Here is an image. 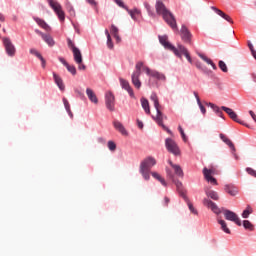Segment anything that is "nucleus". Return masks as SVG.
Segmentation results:
<instances>
[{"label":"nucleus","instance_id":"ddd939ff","mask_svg":"<svg viewBox=\"0 0 256 256\" xmlns=\"http://www.w3.org/2000/svg\"><path fill=\"white\" fill-rule=\"evenodd\" d=\"M214 174H215L214 169H207V168L203 169L204 179L211 185H217V179L213 177Z\"/></svg>","mask_w":256,"mask_h":256},{"label":"nucleus","instance_id":"a19ab883","mask_svg":"<svg viewBox=\"0 0 256 256\" xmlns=\"http://www.w3.org/2000/svg\"><path fill=\"white\" fill-rule=\"evenodd\" d=\"M65 67L67 68L68 72H69L71 75H73V76L76 75V68H75V66H72V65L68 64V65L65 66Z\"/></svg>","mask_w":256,"mask_h":256},{"label":"nucleus","instance_id":"c03bdc74","mask_svg":"<svg viewBox=\"0 0 256 256\" xmlns=\"http://www.w3.org/2000/svg\"><path fill=\"white\" fill-rule=\"evenodd\" d=\"M248 47H249V49H250V51H251L252 57H254V58L256 59V50L254 49L253 44L249 43V44H248Z\"/></svg>","mask_w":256,"mask_h":256},{"label":"nucleus","instance_id":"4be33fe9","mask_svg":"<svg viewBox=\"0 0 256 256\" xmlns=\"http://www.w3.org/2000/svg\"><path fill=\"white\" fill-rule=\"evenodd\" d=\"M86 94H87L91 103H93L94 105H98V98H97L94 90H92L90 88H87Z\"/></svg>","mask_w":256,"mask_h":256},{"label":"nucleus","instance_id":"338daca9","mask_svg":"<svg viewBox=\"0 0 256 256\" xmlns=\"http://www.w3.org/2000/svg\"><path fill=\"white\" fill-rule=\"evenodd\" d=\"M169 198L168 197H165V205L167 206L168 205V203H169Z\"/></svg>","mask_w":256,"mask_h":256},{"label":"nucleus","instance_id":"b1692460","mask_svg":"<svg viewBox=\"0 0 256 256\" xmlns=\"http://www.w3.org/2000/svg\"><path fill=\"white\" fill-rule=\"evenodd\" d=\"M126 11L129 15H131V17L134 21H137L138 16H141V10L138 8H133V9L127 8Z\"/></svg>","mask_w":256,"mask_h":256},{"label":"nucleus","instance_id":"c756f323","mask_svg":"<svg viewBox=\"0 0 256 256\" xmlns=\"http://www.w3.org/2000/svg\"><path fill=\"white\" fill-rule=\"evenodd\" d=\"M30 54L37 57L38 59L41 60L42 62V67L45 68V65H46V61L44 60V58L42 57V55L40 54V52L36 49H31L30 50Z\"/></svg>","mask_w":256,"mask_h":256},{"label":"nucleus","instance_id":"49530a36","mask_svg":"<svg viewBox=\"0 0 256 256\" xmlns=\"http://www.w3.org/2000/svg\"><path fill=\"white\" fill-rule=\"evenodd\" d=\"M211 9H212L216 14L222 16V18H225L223 11H221L220 9L215 8V7H211Z\"/></svg>","mask_w":256,"mask_h":256},{"label":"nucleus","instance_id":"6ab92c4d","mask_svg":"<svg viewBox=\"0 0 256 256\" xmlns=\"http://www.w3.org/2000/svg\"><path fill=\"white\" fill-rule=\"evenodd\" d=\"M120 84H121V87L126 90V92L128 94H130V96L134 97V92H133V89L132 87L130 86V83L128 80H125V79H122L120 78Z\"/></svg>","mask_w":256,"mask_h":256},{"label":"nucleus","instance_id":"7ed1b4c3","mask_svg":"<svg viewBox=\"0 0 256 256\" xmlns=\"http://www.w3.org/2000/svg\"><path fill=\"white\" fill-rule=\"evenodd\" d=\"M159 42L162 46H164L167 50L173 52L174 55H176L179 58H182V54L184 57L187 58L190 64L193 63V60L191 59L188 50L186 47L182 44H178L177 47H174L171 42L168 41V37L166 35L159 36Z\"/></svg>","mask_w":256,"mask_h":256},{"label":"nucleus","instance_id":"774afa93","mask_svg":"<svg viewBox=\"0 0 256 256\" xmlns=\"http://www.w3.org/2000/svg\"><path fill=\"white\" fill-rule=\"evenodd\" d=\"M252 78L254 79V81L256 83V72L252 74Z\"/></svg>","mask_w":256,"mask_h":256},{"label":"nucleus","instance_id":"5fc2aeb1","mask_svg":"<svg viewBox=\"0 0 256 256\" xmlns=\"http://www.w3.org/2000/svg\"><path fill=\"white\" fill-rule=\"evenodd\" d=\"M199 105V107H200V110H201V112H202V114H206V108H205V106H203L202 105V103L200 102V104H198Z\"/></svg>","mask_w":256,"mask_h":256},{"label":"nucleus","instance_id":"4c0bfd02","mask_svg":"<svg viewBox=\"0 0 256 256\" xmlns=\"http://www.w3.org/2000/svg\"><path fill=\"white\" fill-rule=\"evenodd\" d=\"M252 213H253L252 208H251L250 206H248L247 209L244 210V212H243V214H242V217H243L244 219H247V218L250 217V215H251Z\"/></svg>","mask_w":256,"mask_h":256},{"label":"nucleus","instance_id":"3c124183","mask_svg":"<svg viewBox=\"0 0 256 256\" xmlns=\"http://www.w3.org/2000/svg\"><path fill=\"white\" fill-rule=\"evenodd\" d=\"M77 65L79 70H82V71L86 70V66L85 64H83V62L77 63Z\"/></svg>","mask_w":256,"mask_h":256},{"label":"nucleus","instance_id":"9d476101","mask_svg":"<svg viewBox=\"0 0 256 256\" xmlns=\"http://www.w3.org/2000/svg\"><path fill=\"white\" fill-rule=\"evenodd\" d=\"M166 148L174 156H178L179 154H181L177 143L171 138L166 139Z\"/></svg>","mask_w":256,"mask_h":256},{"label":"nucleus","instance_id":"2eb2a0df","mask_svg":"<svg viewBox=\"0 0 256 256\" xmlns=\"http://www.w3.org/2000/svg\"><path fill=\"white\" fill-rule=\"evenodd\" d=\"M225 219L227 221L234 222L239 227L242 226V222H241L239 215L235 214L234 212H232L230 210H225Z\"/></svg>","mask_w":256,"mask_h":256},{"label":"nucleus","instance_id":"a211bd4d","mask_svg":"<svg viewBox=\"0 0 256 256\" xmlns=\"http://www.w3.org/2000/svg\"><path fill=\"white\" fill-rule=\"evenodd\" d=\"M72 54L74 55V60L76 64L83 63V56L81 50H79L77 47H73Z\"/></svg>","mask_w":256,"mask_h":256},{"label":"nucleus","instance_id":"4468645a","mask_svg":"<svg viewBox=\"0 0 256 256\" xmlns=\"http://www.w3.org/2000/svg\"><path fill=\"white\" fill-rule=\"evenodd\" d=\"M180 35L184 43L191 45V38L193 35L190 33L186 25L181 26Z\"/></svg>","mask_w":256,"mask_h":256},{"label":"nucleus","instance_id":"58836bf2","mask_svg":"<svg viewBox=\"0 0 256 256\" xmlns=\"http://www.w3.org/2000/svg\"><path fill=\"white\" fill-rule=\"evenodd\" d=\"M243 225H244V228L246 230H249V231H253L254 230V225L249 220H245L243 222Z\"/></svg>","mask_w":256,"mask_h":256},{"label":"nucleus","instance_id":"412c9836","mask_svg":"<svg viewBox=\"0 0 256 256\" xmlns=\"http://www.w3.org/2000/svg\"><path fill=\"white\" fill-rule=\"evenodd\" d=\"M113 126H114V129L118 130L123 136H128V132L125 126H123L121 122L115 120L113 122Z\"/></svg>","mask_w":256,"mask_h":256},{"label":"nucleus","instance_id":"dca6fc26","mask_svg":"<svg viewBox=\"0 0 256 256\" xmlns=\"http://www.w3.org/2000/svg\"><path fill=\"white\" fill-rule=\"evenodd\" d=\"M225 145L228 147L230 153L233 155V157L236 160H239V155L236 154V147L234 145V143L229 139V138H225Z\"/></svg>","mask_w":256,"mask_h":256},{"label":"nucleus","instance_id":"bb28decb","mask_svg":"<svg viewBox=\"0 0 256 256\" xmlns=\"http://www.w3.org/2000/svg\"><path fill=\"white\" fill-rule=\"evenodd\" d=\"M198 55L207 65H210L214 70H217V65L211 59L201 53Z\"/></svg>","mask_w":256,"mask_h":256},{"label":"nucleus","instance_id":"6e6d98bb","mask_svg":"<svg viewBox=\"0 0 256 256\" xmlns=\"http://www.w3.org/2000/svg\"><path fill=\"white\" fill-rule=\"evenodd\" d=\"M193 95H194V97L196 99V102H198V105H200L201 101H200L198 93L197 92H193Z\"/></svg>","mask_w":256,"mask_h":256},{"label":"nucleus","instance_id":"e433bc0d","mask_svg":"<svg viewBox=\"0 0 256 256\" xmlns=\"http://www.w3.org/2000/svg\"><path fill=\"white\" fill-rule=\"evenodd\" d=\"M105 35H106V38H107L106 45H108L109 49H113L112 39H111V36H110V33H109L108 30H105Z\"/></svg>","mask_w":256,"mask_h":256},{"label":"nucleus","instance_id":"680f3d73","mask_svg":"<svg viewBox=\"0 0 256 256\" xmlns=\"http://www.w3.org/2000/svg\"><path fill=\"white\" fill-rule=\"evenodd\" d=\"M225 20L227 22H229L230 24H233V21L231 20V18L228 15H225Z\"/></svg>","mask_w":256,"mask_h":256},{"label":"nucleus","instance_id":"c9c22d12","mask_svg":"<svg viewBox=\"0 0 256 256\" xmlns=\"http://www.w3.org/2000/svg\"><path fill=\"white\" fill-rule=\"evenodd\" d=\"M63 103H64L65 109H66L67 113L69 114V116L73 117V112L71 111L70 102L67 101L66 98H63Z\"/></svg>","mask_w":256,"mask_h":256},{"label":"nucleus","instance_id":"a878e982","mask_svg":"<svg viewBox=\"0 0 256 256\" xmlns=\"http://www.w3.org/2000/svg\"><path fill=\"white\" fill-rule=\"evenodd\" d=\"M140 104L142 105L145 113L147 115H150L151 114V109H150L149 101L147 99H145V98H142V99H140Z\"/></svg>","mask_w":256,"mask_h":256},{"label":"nucleus","instance_id":"20e7f679","mask_svg":"<svg viewBox=\"0 0 256 256\" xmlns=\"http://www.w3.org/2000/svg\"><path fill=\"white\" fill-rule=\"evenodd\" d=\"M150 100L153 101L154 103V107L156 109V116H153V119L156 121V123L162 127V129H165L168 131V133H171V131H169L166 126L163 124V120L164 119H167V117L163 114V112H161V104H160V101H159V97H157V94L156 93H152V95H150Z\"/></svg>","mask_w":256,"mask_h":256},{"label":"nucleus","instance_id":"72a5a7b5","mask_svg":"<svg viewBox=\"0 0 256 256\" xmlns=\"http://www.w3.org/2000/svg\"><path fill=\"white\" fill-rule=\"evenodd\" d=\"M42 39L45 41V43L49 46L55 45V41L50 35L42 34Z\"/></svg>","mask_w":256,"mask_h":256},{"label":"nucleus","instance_id":"09e8293b","mask_svg":"<svg viewBox=\"0 0 256 256\" xmlns=\"http://www.w3.org/2000/svg\"><path fill=\"white\" fill-rule=\"evenodd\" d=\"M195 67L198 68L201 71H205V68H203L202 64L200 61L195 62Z\"/></svg>","mask_w":256,"mask_h":256},{"label":"nucleus","instance_id":"052dcab7","mask_svg":"<svg viewBox=\"0 0 256 256\" xmlns=\"http://www.w3.org/2000/svg\"><path fill=\"white\" fill-rule=\"evenodd\" d=\"M181 137H182V139H183L184 142H187V141H188V138H187L185 132H182V133H181Z\"/></svg>","mask_w":256,"mask_h":256},{"label":"nucleus","instance_id":"423d86ee","mask_svg":"<svg viewBox=\"0 0 256 256\" xmlns=\"http://www.w3.org/2000/svg\"><path fill=\"white\" fill-rule=\"evenodd\" d=\"M156 165V160L153 157L146 158L143 162L140 163V174H142L145 180L150 179L151 169Z\"/></svg>","mask_w":256,"mask_h":256},{"label":"nucleus","instance_id":"1a4fd4ad","mask_svg":"<svg viewBox=\"0 0 256 256\" xmlns=\"http://www.w3.org/2000/svg\"><path fill=\"white\" fill-rule=\"evenodd\" d=\"M2 41H3L4 49H6L7 55L9 57H15L16 48L13 42H11V40L7 37L3 38Z\"/></svg>","mask_w":256,"mask_h":256},{"label":"nucleus","instance_id":"13d9d810","mask_svg":"<svg viewBox=\"0 0 256 256\" xmlns=\"http://www.w3.org/2000/svg\"><path fill=\"white\" fill-rule=\"evenodd\" d=\"M137 126H138V129H143L144 124L140 120H137Z\"/></svg>","mask_w":256,"mask_h":256},{"label":"nucleus","instance_id":"6e6552de","mask_svg":"<svg viewBox=\"0 0 256 256\" xmlns=\"http://www.w3.org/2000/svg\"><path fill=\"white\" fill-rule=\"evenodd\" d=\"M47 2L49 4V6L52 7L54 12L57 14L59 20L64 21L65 20V14H64L62 6L59 4V2L54 1V0H47Z\"/></svg>","mask_w":256,"mask_h":256},{"label":"nucleus","instance_id":"f257e3e1","mask_svg":"<svg viewBox=\"0 0 256 256\" xmlns=\"http://www.w3.org/2000/svg\"><path fill=\"white\" fill-rule=\"evenodd\" d=\"M142 69L145 71L146 75L148 77H150L149 80H148V86H150V87H157V81L156 80H158V81H165L166 80V76L163 73H161L157 70H151L149 67L144 66V63L142 61H138L136 63L135 71L133 73L134 74H141ZM153 78H155L156 80H153Z\"/></svg>","mask_w":256,"mask_h":256},{"label":"nucleus","instance_id":"8fccbe9b","mask_svg":"<svg viewBox=\"0 0 256 256\" xmlns=\"http://www.w3.org/2000/svg\"><path fill=\"white\" fill-rule=\"evenodd\" d=\"M218 67H220L221 70H222L223 72H225V64H224V61H223V60H220V61L218 62Z\"/></svg>","mask_w":256,"mask_h":256},{"label":"nucleus","instance_id":"ea45409f","mask_svg":"<svg viewBox=\"0 0 256 256\" xmlns=\"http://www.w3.org/2000/svg\"><path fill=\"white\" fill-rule=\"evenodd\" d=\"M226 32H227L229 40H232L234 38V35H235V32H234L233 28L232 27H228L226 29Z\"/></svg>","mask_w":256,"mask_h":256},{"label":"nucleus","instance_id":"f8f14e48","mask_svg":"<svg viewBox=\"0 0 256 256\" xmlns=\"http://www.w3.org/2000/svg\"><path fill=\"white\" fill-rule=\"evenodd\" d=\"M225 113L228 115V117L230 119H232L234 122L240 124V125H243L245 127H249V125L247 123H245L244 121L240 120L239 119V115H237V113L231 109V108H228V107H225Z\"/></svg>","mask_w":256,"mask_h":256},{"label":"nucleus","instance_id":"4d7b16f0","mask_svg":"<svg viewBox=\"0 0 256 256\" xmlns=\"http://www.w3.org/2000/svg\"><path fill=\"white\" fill-rule=\"evenodd\" d=\"M68 46L70 47L71 51H73V47H76L72 40L68 39Z\"/></svg>","mask_w":256,"mask_h":256},{"label":"nucleus","instance_id":"f704fd0d","mask_svg":"<svg viewBox=\"0 0 256 256\" xmlns=\"http://www.w3.org/2000/svg\"><path fill=\"white\" fill-rule=\"evenodd\" d=\"M152 176H153L155 179H157V180L161 183L162 186H164V187L167 186V183H166L165 179L162 178V176H161L160 174H158V173H156V172H153V173H152Z\"/></svg>","mask_w":256,"mask_h":256},{"label":"nucleus","instance_id":"864d4df0","mask_svg":"<svg viewBox=\"0 0 256 256\" xmlns=\"http://www.w3.org/2000/svg\"><path fill=\"white\" fill-rule=\"evenodd\" d=\"M249 115L252 118V120H254V122L256 123V114H255V112L249 111Z\"/></svg>","mask_w":256,"mask_h":256},{"label":"nucleus","instance_id":"79ce46f5","mask_svg":"<svg viewBox=\"0 0 256 256\" xmlns=\"http://www.w3.org/2000/svg\"><path fill=\"white\" fill-rule=\"evenodd\" d=\"M114 3L118 6H120L121 8L128 10V7L125 5V3L122 0H113Z\"/></svg>","mask_w":256,"mask_h":256},{"label":"nucleus","instance_id":"69168bd1","mask_svg":"<svg viewBox=\"0 0 256 256\" xmlns=\"http://www.w3.org/2000/svg\"><path fill=\"white\" fill-rule=\"evenodd\" d=\"M178 130H179L180 134L185 133L184 130H183V128H182V126H179V127H178Z\"/></svg>","mask_w":256,"mask_h":256},{"label":"nucleus","instance_id":"a18cd8bd","mask_svg":"<svg viewBox=\"0 0 256 256\" xmlns=\"http://www.w3.org/2000/svg\"><path fill=\"white\" fill-rule=\"evenodd\" d=\"M145 8L147 9V12L150 16H155L154 12L151 9V6L149 3H145Z\"/></svg>","mask_w":256,"mask_h":256},{"label":"nucleus","instance_id":"c85d7f7f","mask_svg":"<svg viewBox=\"0 0 256 256\" xmlns=\"http://www.w3.org/2000/svg\"><path fill=\"white\" fill-rule=\"evenodd\" d=\"M111 34L114 36L116 43L121 42V38L119 36V29L115 25H111Z\"/></svg>","mask_w":256,"mask_h":256},{"label":"nucleus","instance_id":"f3484780","mask_svg":"<svg viewBox=\"0 0 256 256\" xmlns=\"http://www.w3.org/2000/svg\"><path fill=\"white\" fill-rule=\"evenodd\" d=\"M206 106L211 107L217 117L224 118V117H223V112H222V111L225 110V107H224V106H222V107L220 108V107H218L216 104L211 103V102H210V103H206Z\"/></svg>","mask_w":256,"mask_h":256},{"label":"nucleus","instance_id":"473e14b6","mask_svg":"<svg viewBox=\"0 0 256 256\" xmlns=\"http://www.w3.org/2000/svg\"><path fill=\"white\" fill-rule=\"evenodd\" d=\"M183 199H184V201L187 202L189 211H191V213H193L194 215H197V214H198V211L195 209L193 203L189 201L188 197H187V196H184Z\"/></svg>","mask_w":256,"mask_h":256},{"label":"nucleus","instance_id":"39448f33","mask_svg":"<svg viewBox=\"0 0 256 256\" xmlns=\"http://www.w3.org/2000/svg\"><path fill=\"white\" fill-rule=\"evenodd\" d=\"M203 205L207 208L213 211L217 215V222L221 225L222 230L225 231V223L223 220L222 215L225 214L223 209H220L216 203H213L208 198L203 199Z\"/></svg>","mask_w":256,"mask_h":256},{"label":"nucleus","instance_id":"603ef678","mask_svg":"<svg viewBox=\"0 0 256 256\" xmlns=\"http://www.w3.org/2000/svg\"><path fill=\"white\" fill-rule=\"evenodd\" d=\"M86 2L93 7L97 6L96 0H86Z\"/></svg>","mask_w":256,"mask_h":256},{"label":"nucleus","instance_id":"bf43d9fd","mask_svg":"<svg viewBox=\"0 0 256 256\" xmlns=\"http://www.w3.org/2000/svg\"><path fill=\"white\" fill-rule=\"evenodd\" d=\"M60 63H62L65 67L69 65L64 58H59Z\"/></svg>","mask_w":256,"mask_h":256},{"label":"nucleus","instance_id":"de8ad7c7","mask_svg":"<svg viewBox=\"0 0 256 256\" xmlns=\"http://www.w3.org/2000/svg\"><path fill=\"white\" fill-rule=\"evenodd\" d=\"M247 173L252 176V177H255L256 178V171L252 168H247L246 169Z\"/></svg>","mask_w":256,"mask_h":256},{"label":"nucleus","instance_id":"0eeeda50","mask_svg":"<svg viewBox=\"0 0 256 256\" xmlns=\"http://www.w3.org/2000/svg\"><path fill=\"white\" fill-rule=\"evenodd\" d=\"M115 105H116L115 95L112 92H110V90L108 92H105V107H106V109L109 110L110 112H114Z\"/></svg>","mask_w":256,"mask_h":256},{"label":"nucleus","instance_id":"9b49d317","mask_svg":"<svg viewBox=\"0 0 256 256\" xmlns=\"http://www.w3.org/2000/svg\"><path fill=\"white\" fill-rule=\"evenodd\" d=\"M166 172H167L168 178L171 179V181H172L174 184H176V187H177V190H178L179 195L184 199V196H187V195H186L185 192H184L182 182L176 181V180H175V177H174V174H173L170 170L166 169Z\"/></svg>","mask_w":256,"mask_h":256},{"label":"nucleus","instance_id":"f03ea898","mask_svg":"<svg viewBox=\"0 0 256 256\" xmlns=\"http://www.w3.org/2000/svg\"><path fill=\"white\" fill-rule=\"evenodd\" d=\"M155 9L157 15H160L173 31L178 32L175 16L170 10H168V8H166L165 4L161 0L156 1Z\"/></svg>","mask_w":256,"mask_h":256},{"label":"nucleus","instance_id":"cd10ccee","mask_svg":"<svg viewBox=\"0 0 256 256\" xmlns=\"http://www.w3.org/2000/svg\"><path fill=\"white\" fill-rule=\"evenodd\" d=\"M34 20L37 23V25L42 27L45 31L47 32L51 31V27L44 20H41L39 18H35Z\"/></svg>","mask_w":256,"mask_h":256},{"label":"nucleus","instance_id":"7c9ffc66","mask_svg":"<svg viewBox=\"0 0 256 256\" xmlns=\"http://www.w3.org/2000/svg\"><path fill=\"white\" fill-rule=\"evenodd\" d=\"M172 169L174 170V174H176V176L183 178L184 177V172L181 166L179 165H172Z\"/></svg>","mask_w":256,"mask_h":256},{"label":"nucleus","instance_id":"e2e57ef3","mask_svg":"<svg viewBox=\"0 0 256 256\" xmlns=\"http://www.w3.org/2000/svg\"><path fill=\"white\" fill-rule=\"evenodd\" d=\"M98 141L102 144H105L106 143V140L104 138H98Z\"/></svg>","mask_w":256,"mask_h":256},{"label":"nucleus","instance_id":"37998d69","mask_svg":"<svg viewBox=\"0 0 256 256\" xmlns=\"http://www.w3.org/2000/svg\"><path fill=\"white\" fill-rule=\"evenodd\" d=\"M108 148L110 149V151H115L117 149V145L115 142L109 141Z\"/></svg>","mask_w":256,"mask_h":256},{"label":"nucleus","instance_id":"393cba45","mask_svg":"<svg viewBox=\"0 0 256 256\" xmlns=\"http://www.w3.org/2000/svg\"><path fill=\"white\" fill-rule=\"evenodd\" d=\"M53 77H54V81H55L57 87L60 90L64 91L65 90V85H64V82L61 79V77L57 73H53Z\"/></svg>","mask_w":256,"mask_h":256},{"label":"nucleus","instance_id":"0e129e2a","mask_svg":"<svg viewBox=\"0 0 256 256\" xmlns=\"http://www.w3.org/2000/svg\"><path fill=\"white\" fill-rule=\"evenodd\" d=\"M35 33L37 34V35H41V37H42V35H45L43 32H41L40 30H35Z\"/></svg>","mask_w":256,"mask_h":256},{"label":"nucleus","instance_id":"aec40b11","mask_svg":"<svg viewBox=\"0 0 256 256\" xmlns=\"http://www.w3.org/2000/svg\"><path fill=\"white\" fill-rule=\"evenodd\" d=\"M140 77H141V74H139V73H132V75H131L132 84L137 89H140L141 86H142V82L140 80Z\"/></svg>","mask_w":256,"mask_h":256},{"label":"nucleus","instance_id":"2f4dec72","mask_svg":"<svg viewBox=\"0 0 256 256\" xmlns=\"http://www.w3.org/2000/svg\"><path fill=\"white\" fill-rule=\"evenodd\" d=\"M205 194L210 199H213V200H218L219 199L218 193L213 191V190H205Z\"/></svg>","mask_w":256,"mask_h":256},{"label":"nucleus","instance_id":"5701e85b","mask_svg":"<svg viewBox=\"0 0 256 256\" xmlns=\"http://www.w3.org/2000/svg\"><path fill=\"white\" fill-rule=\"evenodd\" d=\"M225 192L228 195L235 197L237 195V193H239V190L236 188V186H234L232 184H227L225 187Z\"/></svg>","mask_w":256,"mask_h":256}]
</instances>
